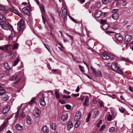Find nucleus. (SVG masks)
Listing matches in <instances>:
<instances>
[{
    "label": "nucleus",
    "instance_id": "16",
    "mask_svg": "<svg viewBox=\"0 0 133 133\" xmlns=\"http://www.w3.org/2000/svg\"><path fill=\"white\" fill-rule=\"evenodd\" d=\"M111 68L113 69L114 70H115V71L117 69V68L118 66H117V63H112L111 64Z\"/></svg>",
    "mask_w": 133,
    "mask_h": 133
},
{
    "label": "nucleus",
    "instance_id": "5",
    "mask_svg": "<svg viewBox=\"0 0 133 133\" xmlns=\"http://www.w3.org/2000/svg\"><path fill=\"white\" fill-rule=\"evenodd\" d=\"M91 69L93 71V74L96 77H101L102 75L101 71L99 70L96 71L95 69L93 67H91Z\"/></svg>",
    "mask_w": 133,
    "mask_h": 133
},
{
    "label": "nucleus",
    "instance_id": "23",
    "mask_svg": "<svg viewBox=\"0 0 133 133\" xmlns=\"http://www.w3.org/2000/svg\"><path fill=\"white\" fill-rule=\"evenodd\" d=\"M102 55V58L104 59H108L110 58V56L105 53H103Z\"/></svg>",
    "mask_w": 133,
    "mask_h": 133
},
{
    "label": "nucleus",
    "instance_id": "31",
    "mask_svg": "<svg viewBox=\"0 0 133 133\" xmlns=\"http://www.w3.org/2000/svg\"><path fill=\"white\" fill-rule=\"evenodd\" d=\"M55 94L56 98L59 99L60 98V96H59V94L58 92L56 91Z\"/></svg>",
    "mask_w": 133,
    "mask_h": 133
},
{
    "label": "nucleus",
    "instance_id": "54",
    "mask_svg": "<svg viewBox=\"0 0 133 133\" xmlns=\"http://www.w3.org/2000/svg\"><path fill=\"white\" fill-rule=\"evenodd\" d=\"M1 21L2 22V23H5L6 22L7 20L6 19V18H3V19H2Z\"/></svg>",
    "mask_w": 133,
    "mask_h": 133
},
{
    "label": "nucleus",
    "instance_id": "43",
    "mask_svg": "<svg viewBox=\"0 0 133 133\" xmlns=\"http://www.w3.org/2000/svg\"><path fill=\"white\" fill-rule=\"evenodd\" d=\"M115 128L114 127H111L109 129V131L111 132H113L114 131Z\"/></svg>",
    "mask_w": 133,
    "mask_h": 133
},
{
    "label": "nucleus",
    "instance_id": "26",
    "mask_svg": "<svg viewBox=\"0 0 133 133\" xmlns=\"http://www.w3.org/2000/svg\"><path fill=\"white\" fill-rule=\"evenodd\" d=\"M115 71H117L118 73L120 74H123V72L122 70L119 67L117 68V69Z\"/></svg>",
    "mask_w": 133,
    "mask_h": 133
},
{
    "label": "nucleus",
    "instance_id": "17",
    "mask_svg": "<svg viewBox=\"0 0 133 133\" xmlns=\"http://www.w3.org/2000/svg\"><path fill=\"white\" fill-rule=\"evenodd\" d=\"M23 11L25 14L29 15L30 14V12L26 6L24 8L22 9Z\"/></svg>",
    "mask_w": 133,
    "mask_h": 133
},
{
    "label": "nucleus",
    "instance_id": "33",
    "mask_svg": "<svg viewBox=\"0 0 133 133\" xmlns=\"http://www.w3.org/2000/svg\"><path fill=\"white\" fill-rule=\"evenodd\" d=\"M119 110L122 113H124L125 110V109L124 108H123L122 107H121V108H119Z\"/></svg>",
    "mask_w": 133,
    "mask_h": 133
},
{
    "label": "nucleus",
    "instance_id": "42",
    "mask_svg": "<svg viewBox=\"0 0 133 133\" xmlns=\"http://www.w3.org/2000/svg\"><path fill=\"white\" fill-rule=\"evenodd\" d=\"M90 116H91L90 113H89L88 114V115L86 119V122H88L89 121V119L90 117Z\"/></svg>",
    "mask_w": 133,
    "mask_h": 133
},
{
    "label": "nucleus",
    "instance_id": "39",
    "mask_svg": "<svg viewBox=\"0 0 133 133\" xmlns=\"http://www.w3.org/2000/svg\"><path fill=\"white\" fill-rule=\"evenodd\" d=\"M119 28V26L116 24H115L114 25L112 26L113 29L115 30L118 29Z\"/></svg>",
    "mask_w": 133,
    "mask_h": 133
},
{
    "label": "nucleus",
    "instance_id": "20",
    "mask_svg": "<svg viewBox=\"0 0 133 133\" xmlns=\"http://www.w3.org/2000/svg\"><path fill=\"white\" fill-rule=\"evenodd\" d=\"M16 129L19 130H21L23 129V127L20 124H17L16 125Z\"/></svg>",
    "mask_w": 133,
    "mask_h": 133
},
{
    "label": "nucleus",
    "instance_id": "3",
    "mask_svg": "<svg viewBox=\"0 0 133 133\" xmlns=\"http://www.w3.org/2000/svg\"><path fill=\"white\" fill-rule=\"evenodd\" d=\"M26 114L24 112V110L22 109H20L19 108L18 109L17 112L15 113V117L17 118L19 116L20 118H24Z\"/></svg>",
    "mask_w": 133,
    "mask_h": 133
},
{
    "label": "nucleus",
    "instance_id": "47",
    "mask_svg": "<svg viewBox=\"0 0 133 133\" xmlns=\"http://www.w3.org/2000/svg\"><path fill=\"white\" fill-rule=\"evenodd\" d=\"M79 67L81 71L82 72L84 71V68L83 66L81 65H79Z\"/></svg>",
    "mask_w": 133,
    "mask_h": 133
},
{
    "label": "nucleus",
    "instance_id": "50",
    "mask_svg": "<svg viewBox=\"0 0 133 133\" xmlns=\"http://www.w3.org/2000/svg\"><path fill=\"white\" fill-rule=\"evenodd\" d=\"M5 9V7L1 4L0 6V10L2 11H4Z\"/></svg>",
    "mask_w": 133,
    "mask_h": 133
},
{
    "label": "nucleus",
    "instance_id": "51",
    "mask_svg": "<svg viewBox=\"0 0 133 133\" xmlns=\"http://www.w3.org/2000/svg\"><path fill=\"white\" fill-rule=\"evenodd\" d=\"M121 58L124 61L128 62L129 61V60L128 58H126L123 57H121Z\"/></svg>",
    "mask_w": 133,
    "mask_h": 133
},
{
    "label": "nucleus",
    "instance_id": "2",
    "mask_svg": "<svg viewBox=\"0 0 133 133\" xmlns=\"http://www.w3.org/2000/svg\"><path fill=\"white\" fill-rule=\"evenodd\" d=\"M6 91V90L5 89H0V95L1 96V98L2 100L4 101L8 100L9 98L7 94H5Z\"/></svg>",
    "mask_w": 133,
    "mask_h": 133
},
{
    "label": "nucleus",
    "instance_id": "57",
    "mask_svg": "<svg viewBox=\"0 0 133 133\" xmlns=\"http://www.w3.org/2000/svg\"><path fill=\"white\" fill-rule=\"evenodd\" d=\"M105 124H104L102 125L101 126V128L99 130L101 131L104 129L105 127Z\"/></svg>",
    "mask_w": 133,
    "mask_h": 133
},
{
    "label": "nucleus",
    "instance_id": "60",
    "mask_svg": "<svg viewBox=\"0 0 133 133\" xmlns=\"http://www.w3.org/2000/svg\"><path fill=\"white\" fill-rule=\"evenodd\" d=\"M79 94L78 93H77L76 94H73L71 95L72 96H74L75 97H78L79 96Z\"/></svg>",
    "mask_w": 133,
    "mask_h": 133
},
{
    "label": "nucleus",
    "instance_id": "8",
    "mask_svg": "<svg viewBox=\"0 0 133 133\" xmlns=\"http://www.w3.org/2000/svg\"><path fill=\"white\" fill-rule=\"evenodd\" d=\"M115 37L116 41L118 42H122L123 39V38L122 35L119 34H116Z\"/></svg>",
    "mask_w": 133,
    "mask_h": 133
},
{
    "label": "nucleus",
    "instance_id": "22",
    "mask_svg": "<svg viewBox=\"0 0 133 133\" xmlns=\"http://www.w3.org/2000/svg\"><path fill=\"white\" fill-rule=\"evenodd\" d=\"M112 17L115 20L119 18V14L118 13H115L112 16Z\"/></svg>",
    "mask_w": 133,
    "mask_h": 133
},
{
    "label": "nucleus",
    "instance_id": "59",
    "mask_svg": "<svg viewBox=\"0 0 133 133\" xmlns=\"http://www.w3.org/2000/svg\"><path fill=\"white\" fill-rule=\"evenodd\" d=\"M52 71H54V72H56V71H58L59 72L61 73V71H60L58 69H53L52 70Z\"/></svg>",
    "mask_w": 133,
    "mask_h": 133
},
{
    "label": "nucleus",
    "instance_id": "6",
    "mask_svg": "<svg viewBox=\"0 0 133 133\" xmlns=\"http://www.w3.org/2000/svg\"><path fill=\"white\" fill-rule=\"evenodd\" d=\"M40 111L39 109L36 108L34 110L33 114L36 117H38L40 115Z\"/></svg>",
    "mask_w": 133,
    "mask_h": 133
},
{
    "label": "nucleus",
    "instance_id": "35",
    "mask_svg": "<svg viewBox=\"0 0 133 133\" xmlns=\"http://www.w3.org/2000/svg\"><path fill=\"white\" fill-rule=\"evenodd\" d=\"M112 119V117L110 115H109L107 116V119L108 121H110Z\"/></svg>",
    "mask_w": 133,
    "mask_h": 133
},
{
    "label": "nucleus",
    "instance_id": "55",
    "mask_svg": "<svg viewBox=\"0 0 133 133\" xmlns=\"http://www.w3.org/2000/svg\"><path fill=\"white\" fill-rule=\"evenodd\" d=\"M103 103L102 102L99 101V104L100 107H103L104 106Z\"/></svg>",
    "mask_w": 133,
    "mask_h": 133
},
{
    "label": "nucleus",
    "instance_id": "19",
    "mask_svg": "<svg viewBox=\"0 0 133 133\" xmlns=\"http://www.w3.org/2000/svg\"><path fill=\"white\" fill-rule=\"evenodd\" d=\"M132 39V36L129 35H127L125 36L124 40L127 42L130 41Z\"/></svg>",
    "mask_w": 133,
    "mask_h": 133
},
{
    "label": "nucleus",
    "instance_id": "32",
    "mask_svg": "<svg viewBox=\"0 0 133 133\" xmlns=\"http://www.w3.org/2000/svg\"><path fill=\"white\" fill-rule=\"evenodd\" d=\"M40 9L42 14L44 13L45 12L44 7L43 5L40 7Z\"/></svg>",
    "mask_w": 133,
    "mask_h": 133
},
{
    "label": "nucleus",
    "instance_id": "52",
    "mask_svg": "<svg viewBox=\"0 0 133 133\" xmlns=\"http://www.w3.org/2000/svg\"><path fill=\"white\" fill-rule=\"evenodd\" d=\"M118 10L117 9H113L112 10V12L114 14L117 13V12Z\"/></svg>",
    "mask_w": 133,
    "mask_h": 133
},
{
    "label": "nucleus",
    "instance_id": "34",
    "mask_svg": "<svg viewBox=\"0 0 133 133\" xmlns=\"http://www.w3.org/2000/svg\"><path fill=\"white\" fill-rule=\"evenodd\" d=\"M17 77V76L16 75H14L11 76L10 79L11 81H14L16 79Z\"/></svg>",
    "mask_w": 133,
    "mask_h": 133
},
{
    "label": "nucleus",
    "instance_id": "7",
    "mask_svg": "<svg viewBox=\"0 0 133 133\" xmlns=\"http://www.w3.org/2000/svg\"><path fill=\"white\" fill-rule=\"evenodd\" d=\"M81 113L80 111H77L74 117V119L76 121L78 120L80 118L81 115Z\"/></svg>",
    "mask_w": 133,
    "mask_h": 133
},
{
    "label": "nucleus",
    "instance_id": "15",
    "mask_svg": "<svg viewBox=\"0 0 133 133\" xmlns=\"http://www.w3.org/2000/svg\"><path fill=\"white\" fill-rule=\"evenodd\" d=\"M73 126L72 123L71 122H69L67 124V129L68 130H70Z\"/></svg>",
    "mask_w": 133,
    "mask_h": 133
},
{
    "label": "nucleus",
    "instance_id": "53",
    "mask_svg": "<svg viewBox=\"0 0 133 133\" xmlns=\"http://www.w3.org/2000/svg\"><path fill=\"white\" fill-rule=\"evenodd\" d=\"M127 2L126 1H124L122 3V5L123 6H126L127 4Z\"/></svg>",
    "mask_w": 133,
    "mask_h": 133
},
{
    "label": "nucleus",
    "instance_id": "18",
    "mask_svg": "<svg viewBox=\"0 0 133 133\" xmlns=\"http://www.w3.org/2000/svg\"><path fill=\"white\" fill-rule=\"evenodd\" d=\"M101 14V11L97 10L95 13L94 16L96 18H99L100 17Z\"/></svg>",
    "mask_w": 133,
    "mask_h": 133
},
{
    "label": "nucleus",
    "instance_id": "41",
    "mask_svg": "<svg viewBox=\"0 0 133 133\" xmlns=\"http://www.w3.org/2000/svg\"><path fill=\"white\" fill-rule=\"evenodd\" d=\"M101 6V3L99 2H97L95 4V6L98 8H99Z\"/></svg>",
    "mask_w": 133,
    "mask_h": 133
},
{
    "label": "nucleus",
    "instance_id": "4",
    "mask_svg": "<svg viewBox=\"0 0 133 133\" xmlns=\"http://www.w3.org/2000/svg\"><path fill=\"white\" fill-rule=\"evenodd\" d=\"M1 27L4 29L6 30L9 29L11 31L13 29L12 27L10 25L9 23L7 24L3 23Z\"/></svg>",
    "mask_w": 133,
    "mask_h": 133
},
{
    "label": "nucleus",
    "instance_id": "49",
    "mask_svg": "<svg viewBox=\"0 0 133 133\" xmlns=\"http://www.w3.org/2000/svg\"><path fill=\"white\" fill-rule=\"evenodd\" d=\"M5 76V75L4 73H0V79H1L3 78H4Z\"/></svg>",
    "mask_w": 133,
    "mask_h": 133
},
{
    "label": "nucleus",
    "instance_id": "46",
    "mask_svg": "<svg viewBox=\"0 0 133 133\" xmlns=\"http://www.w3.org/2000/svg\"><path fill=\"white\" fill-rule=\"evenodd\" d=\"M59 102L62 104H64L66 103V102L65 101L60 99L59 100Z\"/></svg>",
    "mask_w": 133,
    "mask_h": 133
},
{
    "label": "nucleus",
    "instance_id": "36",
    "mask_svg": "<svg viewBox=\"0 0 133 133\" xmlns=\"http://www.w3.org/2000/svg\"><path fill=\"white\" fill-rule=\"evenodd\" d=\"M19 60L20 59L19 58H18L15 61L13 65L14 66H16L18 63L19 62Z\"/></svg>",
    "mask_w": 133,
    "mask_h": 133
},
{
    "label": "nucleus",
    "instance_id": "13",
    "mask_svg": "<svg viewBox=\"0 0 133 133\" xmlns=\"http://www.w3.org/2000/svg\"><path fill=\"white\" fill-rule=\"evenodd\" d=\"M10 109V105H8L6 107L4 108L3 111V112L4 114L8 112Z\"/></svg>",
    "mask_w": 133,
    "mask_h": 133
},
{
    "label": "nucleus",
    "instance_id": "10",
    "mask_svg": "<svg viewBox=\"0 0 133 133\" xmlns=\"http://www.w3.org/2000/svg\"><path fill=\"white\" fill-rule=\"evenodd\" d=\"M66 10V9H64L62 10V17L65 20L67 19V12Z\"/></svg>",
    "mask_w": 133,
    "mask_h": 133
},
{
    "label": "nucleus",
    "instance_id": "44",
    "mask_svg": "<svg viewBox=\"0 0 133 133\" xmlns=\"http://www.w3.org/2000/svg\"><path fill=\"white\" fill-rule=\"evenodd\" d=\"M100 17L101 18H103L105 17V12H102V11H101V14Z\"/></svg>",
    "mask_w": 133,
    "mask_h": 133
},
{
    "label": "nucleus",
    "instance_id": "38",
    "mask_svg": "<svg viewBox=\"0 0 133 133\" xmlns=\"http://www.w3.org/2000/svg\"><path fill=\"white\" fill-rule=\"evenodd\" d=\"M65 107L68 110H70L71 109V106L69 104H66L65 105Z\"/></svg>",
    "mask_w": 133,
    "mask_h": 133
},
{
    "label": "nucleus",
    "instance_id": "30",
    "mask_svg": "<svg viewBox=\"0 0 133 133\" xmlns=\"http://www.w3.org/2000/svg\"><path fill=\"white\" fill-rule=\"evenodd\" d=\"M77 121L75 124V127L76 128H78L79 127L81 124V122L78 121Z\"/></svg>",
    "mask_w": 133,
    "mask_h": 133
},
{
    "label": "nucleus",
    "instance_id": "25",
    "mask_svg": "<svg viewBox=\"0 0 133 133\" xmlns=\"http://www.w3.org/2000/svg\"><path fill=\"white\" fill-rule=\"evenodd\" d=\"M44 99L43 98L39 100L40 104L41 105L43 106H44L46 105V103L45 102Z\"/></svg>",
    "mask_w": 133,
    "mask_h": 133
},
{
    "label": "nucleus",
    "instance_id": "64",
    "mask_svg": "<svg viewBox=\"0 0 133 133\" xmlns=\"http://www.w3.org/2000/svg\"><path fill=\"white\" fill-rule=\"evenodd\" d=\"M18 45L17 44H15L14 45V49H17L18 48Z\"/></svg>",
    "mask_w": 133,
    "mask_h": 133
},
{
    "label": "nucleus",
    "instance_id": "58",
    "mask_svg": "<svg viewBox=\"0 0 133 133\" xmlns=\"http://www.w3.org/2000/svg\"><path fill=\"white\" fill-rule=\"evenodd\" d=\"M69 17L70 18V19L73 21L75 23H76L77 22V21H76V20H75V19H74L73 18H72L71 17V16H69Z\"/></svg>",
    "mask_w": 133,
    "mask_h": 133
},
{
    "label": "nucleus",
    "instance_id": "1",
    "mask_svg": "<svg viewBox=\"0 0 133 133\" xmlns=\"http://www.w3.org/2000/svg\"><path fill=\"white\" fill-rule=\"evenodd\" d=\"M17 25V29L19 31L23 30L25 28V24L24 21L23 19H21L18 22Z\"/></svg>",
    "mask_w": 133,
    "mask_h": 133
},
{
    "label": "nucleus",
    "instance_id": "14",
    "mask_svg": "<svg viewBox=\"0 0 133 133\" xmlns=\"http://www.w3.org/2000/svg\"><path fill=\"white\" fill-rule=\"evenodd\" d=\"M68 114L66 113L62 116L61 119L63 122H65L67 120L68 118Z\"/></svg>",
    "mask_w": 133,
    "mask_h": 133
},
{
    "label": "nucleus",
    "instance_id": "24",
    "mask_svg": "<svg viewBox=\"0 0 133 133\" xmlns=\"http://www.w3.org/2000/svg\"><path fill=\"white\" fill-rule=\"evenodd\" d=\"M89 99L88 96H86L85 99L84 103H83V105L84 106L89 105Z\"/></svg>",
    "mask_w": 133,
    "mask_h": 133
},
{
    "label": "nucleus",
    "instance_id": "21",
    "mask_svg": "<svg viewBox=\"0 0 133 133\" xmlns=\"http://www.w3.org/2000/svg\"><path fill=\"white\" fill-rule=\"evenodd\" d=\"M3 66L4 68L7 70H9L11 69V67L9 65L8 63H5L3 64Z\"/></svg>",
    "mask_w": 133,
    "mask_h": 133
},
{
    "label": "nucleus",
    "instance_id": "62",
    "mask_svg": "<svg viewBox=\"0 0 133 133\" xmlns=\"http://www.w3.org/2000/svg\"><path fill=\"white\" fill-rule=\"evenodd\" d=\"M66 35L67 36H68L72 40L73 39V37L71 36L69 34H68L67 33H66Z\"/></svg>",
    "mask_w": 133,
    "mask_h": 133
},
{
    "label": "nucleus",
    "instance_id": "11",
    "mask_svg": "<svg viewBox=\"0 0 133 133\" xmlns=\"http://www.w3.org/2000/svg\"><path fill=\"white\" fill-rule=\"evenodd\" d=\"M42 131L44 133H48L49 130L46 125L44 126L42 129Z\"/></svg>",
    "mask_w": 133,
    "mask_h": 133
},
{
    "label": "nucleus",
    "instance_id": "27",
    "mask_svg": "<svg viewBox=\"0 0 133 133\" xmlns=\"http://www.w3.org/2000/svg\"><path fill=\"white\" fill-rule=\"evenodd\" d=\"M52 129L55 130L56 128V124L54 123H51L50 124Z\"/></svg>",
    "mask_w": 133,
    "mask_h": 133
},
{
    "label": "nucleus",
    "instance_id": "45",
    "mask_svg": "<svg viewBox=\"0 0 133 133\" xmlns=\"http://www.w3.org/2000/svg\"><path fill=\"white\" fill-rule=\"evenodd\" d=\"M71 98V97L69 96L64 95L63 96V98L65 99H69Z\"/></svg>",
    "mask_w": 133,
    "mask_h": 133
},
{
    "label": "nucleus",
    "instance_id": "37",
    "mask_svg": "<svg viewBox=\"0 0 133 133\" xmlns=\"http://www.w3.org/2000/svg\"><path fill=\"white\" fill-rule=\"evenodd\" d=\"M99 115V112L97 111L96 112H95L93 114L94 117L95 118L97 117Z\"/></svg>",
    "mask_w": 133,
    "mask_h": 133
},
{
    "label": "nucleus",
    "instance_id": "40",
    "mask_svg": "<svg viewBox=\"0 0 133 133\" xmlns=\"http://www.w3.org/2000/svg\"><path fill=\"white\" fill-rule=\"evenodd\" d=\"M34 101V97H33L31 99V100L29 102V104L30 105H32Z\"/></svg>",
    "mask_w": 133,
    "mask_h": 133
},
{
    "label": "nucleus",
    "instance_id": "28",
    "mask_svg": "<svg viewBox=\"0 0 133 133\" xmlns=\"http://www.w3.org/2000/svg\"><path fill=\"white\" fill-rule=\"evenodd\" d=\"M128 44L127 43H123L122 45V47L123 48L122 49L123 50H125L127 49Z\"/></svg>",
    "mask_w": 133,
    "mask_h": 133
},
{
    "label": "nucleus",
    "instance_id": "56",
    "mask_svg": "<svg viewBox=\"0 0 133 133\" xmlns=\"http://www.w3.org/2000/svg\"><path fill=\"white\" fill-rule=\"evenodd\" d=\"M102 2L104 4H107L109 2V0H102Z\"/></svg>",
    "mask_w": 133,
    "mask_h": 133
},
{
    "label": "nucleus",
    "instance_id": "9",
    "mask_svg": "<svg viewBox=\"0 0 133 133\" xmlns=\"http://www.w3.org/2000/svg\"><path fill=\"white\" fill-rule=\"evenodd\" d=\"M36 97L38 100L45 98L44 94L43 92H40L37 95Z\"/></svg>",
    "mask_w": 133,
    "mask_h": 133
},
{
    "label": "nucleus",
    "instance_id": "63",
    "mask_svg": "<svg viewBox=\"0 0 133 133\" xmlns=\"http://www.w3.org/2000/svg\"><path fill=\"white\" fill-rule=\"evenodd\" d=\"M12 36H13V34L12 33V32H11V34H10V35H9V36L8 37V38L9 39H11V38L12 37Z\"/></svg>",
    "mask_w": 133,
    "mask_h": 133
},
{
    "label": "nucleus",
    "instance_id": "48",
    "mask_svg": "<svg viewBox=\"0 0 133 133\" xmlns=\"http://www.w3.org/2000/svg\"><path fill=\"white\" fill-rule=\"evenodd\" d=\"M102 123V121L100 120L99 121L98 123L97 124V127L98 128L99 127L100 125Z\"/></svg>",
    "mask_w": 133,
    "mask_h": 133
},
{
    "label": "nucleus",
    "instance_id": "12",
    "mask_svg": "<svg viewBox=\"0 0 133 133\" xmlns=\"http://www.w3.org/2000/svg\"><path fill=\"white\" fill-rule=\"evenodd\" d=\"M26 121L28 124H31L32 122V120L30 117L27 116L26 118Z\"/></svg>",
    "mask_w": 133,
    "mask_h": 133
},
{
    "label": "nucleus",
    "instance_id": "61",
    "mask_svg": "<svg viewBox=\"0 0 133 133\" xmlns=\"http://www.w3.org/2000/svg\"><path fill=\"white\" fill-rule=\"evenodd\" d=\"M10 45H8V44H6V45H4V47H5V49L6 50H8V49H7V47L9 46Z\"/></svg>",
    "mask_w": 133,
    "mask_h": 133
},
{
    "label": "nucleus",
    "instance_id": "29",
    "mask_svg": "<svg viewBox=\"0 0 133 133\" xmlns=\"http://www.w3.org/2000/svg\"><path fill=\"white\" fill-rule=\"evenodd\" d=\"M103 28L104 30H107L109 28V25L108 24L105 23L103 25Z\"/></svg>",
    "mask_w": 133,
    "mask_h": 133
}]
</instances>
